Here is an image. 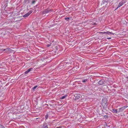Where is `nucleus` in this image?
I'll return each mask as SVG.
<instances>
[{
  "label": "nucleus",
  "mask_w": 128,
  "mask_h": 128,
  "mask_svg": "<svg viewBox=\"0 0 128 128\" xmlns=\"http://www.w3.org/2000/svg\"><path fill=\"white\" fill-rule=\"evenodd\" d=\"M51 45V44H47V46L48 47H49V46H50Z\"/></svg>",
  "instance_id": "18"
},
{
  "label": "nucleus",
  "mask_w": 128,
  "mask_h": 128,
  "mask_svg": "<svg viewBox=\"0 0 128 128\" xmlns=\"http://www.w3.org/2000/svg\"><path fill=\"white\" fill-rule=\"evenodd\" d=\"M102 33L103 32H102ZM104 33H105L106 32H104ZM106 33L107 34H111V35H114V34H115L116 35H117V36L119 37H120V34H118L115 33H112V32H106Z\"/></svg>",
  "instance_id": "5"
},
{
  "label": "nucleus",
  "mask_w": 128,
  "mask_h": 128,
  "mask_svg": "<svg viewBox=\"0 0 128 128\" xmlns=\"http://www.w3.org/2000/svg\"><path fill=\"white\" fill-rule=\"evenodd\" d=\"M32 12L31 11H30L25 14L23 16L24 17H26L28 16L29 15L31 14V13Z\"/></svg>",
  "instance_id": "4"
},
{
  "label": "nucleus",
  "mask_w": 128,
  "mask_h": 128,
  "mask_svg": "<svg viewBox=\"0 0 128 128\" xmlns=\"http://www.w3.org/2000/svg\"><path fill=\"white\" fill-rule=\"evenodd\" d=\"M107 38L108 39H111V38Z\"/></svg>",
  "instance_id": "22"
},
{
  "label": "nucleus",
  "mask_w": 128,
  "mask_h": 128,
  "mask_svg": "<svg viewBox=\"0 0 128 128\" xmlns=\"http://www.w3.org/2000/svg\"><path fill=\"white\" fill-rule=\"evenodd\" d=\"M56 128H62L61 126H59L58 127H56Z\"/></svg>",
  "instance_id": "19"
},
{
  "label": "nucleus",
  "mask_w": 128,
  "mask_h": 128,
  "mask_svg": "<svg viewBox=\"0 0 128 128\" xmlns=\"http://www.w3.org/2000/svg\"><path fill=\"white\" fill-rule=\"evenodd\" d=\"M75 97L76 99H79L80 98V95H78L76 94L75 95Z\"/></svg>",
  "instance_id": "10"
},
{
  "label": "nucleus",
  "mask_w": 128,
  "mask_h": 128,
  "mask_svg": "<svg viewBox=\"0 0 128 128\" xmlns=\"http://www.w3.org/2000/svg\"><path fill=\"white\" fill-rule=\"evenodd\" d=\"M65 19L66 20L68 21L69 20V18H65Z\"/></svg>",
  "instance_id": "15"
},
{
  "label": "nucleus",
  "mask_w": 128,
  "mask_h": 128,
  "mask_svg": "<svg viewBox=\"0 0 128 128\" xmlns=\"http://www.w3.org/2000/svg\"><path fill=\"white\" fill-rule=\"evenodd\" d=\"M67 96V95H65L64 96L61 97L60 98V99H64Z\"/></svg>",
  "instance_id": "11"
},
{
  "label": "nucleus",
  "mask_w": 128,
  "mask_h": 128,
  "mask_svg": "<svg viewBox=\"0 0 128 128\" xmlns=\"http://www.w3.org/2000/svg\"><path fill=\"white\" fill-rule=\"evenodd\" d=\"M50 106H51V105L50 104Z\"/></svg>",
  "instance_id": "23"
},
{
  "label": "nucleus",
  "mask_w": 128,
  "mask_h": 128,
  "mask_svg": "<svg viewBox=\"0 0 128 128\" xmlns=\"http://www.w3.org/2000/svg\"><path fill=\"white\" fill-rule=\"evenodd\" d=\"M0 128H5L4 126L0 124Z\"/></svg>",
  "instance_id": "14"
},
{
  "label": "nucleus",
  "mask_w": 128,
  "mask_h": 128,
  "mask_svg": "<svg viewBox=\"0 0 128 128\" xmlns=\"http://www.w3.org/2000/svg\"><path fill=\"white\" fill-rule=\"evenodd\" d=\"M98 84L100 85H102L104 84V81L103 80H101L98 82Z\"/></svg>",
  "instance_id": "7"
},
{
  "label": "nucleus",
  "mask_w": 128,
  "mask_h": 128,
  "mask_svg": "<svg viewBox=\"0 0 128 128\" xmlns=\"http://www.w3.org/2000/svg\"><path fill=\"white\" fill-rule=\"evenodd\" d=\"M118 109H113L112 110V112L114 113H117L118 112Z\"/></svg>",
  "instance_id": "9"
},
{
  "label": "nucleus",
  "mask_w": 128,
  "mask_h": 128,
  "mask_svg": "<svg viewBox=\"0 0 128 128\" xmlns=\"http://www.w3.org/2000/svg\"><path fill=\"white\" fill-rule=\"evenodd\" d=\"M44 105L46 106H48V105L47 104H45Z\"/></svg>",
  "instance_id": "20"
},
{
  "label": "nucleus",
  "mask_w": 128,
  "mask_h": 128,
  "mask_svg": "<svg viewBox=\"0 0 128 128\" xmlns=\"http://www.w3.org/2000/svg\"><path fill=\"white\" fill-rule=\"evenodd\" d=\"M92 25H96V24L95 23H93V22H92Z\"/></svg>",
  "instance_id": "17"
},
{
  "label": "nucleus",
  "mask_w": 128,
  "mask_h": 128,
  "mask_svg": "<svg viewBox=\"0 0 128 128\" xmlns=\"http://www.w3.org/2000/svg\"><path fill=\"white\" fill-rule=\"evenodd\" d=\"M128 107V106H126L118 109V112H122L125 108H126Z\"/></svg>",
  "instance_id": "2"
},
{
  "label": "nucleus",
  "mask_w": 128,
  "mask_h": 128,
  "mask_svg": "<svg viewBox=\"0 0 128 128\" xmlns=\"http://www.w3.org/2000/svg\"><path fill=\"white\" fill-rule=\"evenodd\" d=\"M32 68H30L29 69H28V70L24 72V73L25 74H28L29 72H30V71L32 70Z\"/></svg>",
  "instance_id": "8"
},
{
  "label": "nucleus",
  "mask_w": 128,
  "mask_h": 128,
  "mask_svg": "<svg viewBox=\"0 0 128 128\" xmlns=\"http://www.w3.org/2000/svg\"><path fill=\"white\" fill-rule=\"evenodd\" d=\"M112 46H111V47H112Z\"/></svg>",
  "instance_id": "24"
},
{
  "label": "nucleus",
  "mask_w": 128,
  "mask_h": 128,
  "mask_svg": "<svg viewBox=\"0 0 128 128\" xmlns=\"http://www.w3.org/2000/svg\"><path fill=\"white\" fill-rule=\"evenodd\" d=\"M125 2L123 1L122 0L119 3V4L118 6V7L116 8V10L118 8L120 7V6H122V5H123L125 3Z\"/></svg>",
  "instance_id": "3"
},
{
  "label": "nucleus",
  "mask_w": 128,
  "mask_h": 128,
  "mask_svg": "<svg viewBox=\"0 0 128 128\" xmlns=\"http://www.w3.org/2000/svg\"><path fill=\"white\" fill-rule=\"evenodd\" d=\"M50 11V10H49L47 8L44 11L43 13L44 14L47 13H48Z\"/></svg>",
  "instance_id": "6"
},
{
  "label": "nucleus",
  "mask_w": 128,
  "mask_h": 128,
  "mask_svg": "<svg viewBox=\"0 0 128 128\" xmlns=\"http://www.w3.org/2000/svg\"><path fill=\"white\" fill-rule=\"evenodd\" d=\"M48 117V114H46L45 116V118L46 119H47Z\"/></svg>",
  "instance_id": "16"
},
{
  "label": "nucleus",
  "mask_w": 128,
  "mask_h": 128,
  "mask_svg": "<svg viewBox=\"0 0 128 128\" xmlns=\"http://www.w3.org/2000/svg\"><path fill=\"white\" fill-rule=\"evenodd\" d=\"M107 100L106 98H104L102 100V106H106L108 105V104H107Z\"/></svg>",
  "instance_id": "1"
},
{
  "label": "nucleus",
  "mask_w": 128,
  "mask_h": 128,
  "mask_svg": "<svg viewBox=\"0 0 128 128\" xmlns=\"http://www.w3.org/2000/svg\"><path fill=\"white\" fill-rule=\"evenodd\" d=\"M38 86H34V87H33L32 88V89L33 90H34Z\"/></svg>",
  "instance_id": "12"
},
{
  "label": "nucleus",
  "mask_w": 128,
  "mask_h": 128,
  "mask_svg": "<svg viewBox=\"0 0 128 128\" xmlns=\"http://www.w3.org/2000/svg\"><path fill=\"white\" fill-rule=\"evenodd\" d=\"M87 80V79L82 80V82H86Z\"/></svg>",
  "instance_id": "13"
},
{
  "label": "nucleus",
  "mask_w": 128,
  "mask_h": 128,
  "mask_svg": "<svg viewBox=\"0 0 128 128\" xmlns=\"http://www.w3.org/2000/svg\"><path fill=\"white\" fill-rule=\"evenodd\" d=\"M8 48H7L6 49H4L3 50V51H5L6 49H7Z\"/></svg>",
  "instance_id": "21"
},
{
  "label": "nucleus",
  "mask_w": 128,
  "mask_h": 128,
  "mask_svg": "<svg viewBox=\"0 0 128 128\" xmlns=\"http://www.w3.org/2000/svg\"><path fill=\"white\" fill-rule=\"evenodd\" d=\"M112 46H111V47H112Z\"/></svg>",
  "instance_id": "25"
}]
</instances>
